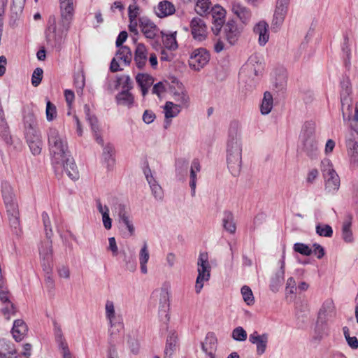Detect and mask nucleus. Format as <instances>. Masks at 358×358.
I'll return each instance as SVG.
<instances>
[{"label": "nucleus", "mask_w": 358, "mask_h": 358, "mask_svg": "<svg viewBox=\"0 0 358 358\" xmlns=\"http://www.w3.org/2000/svg\"><path fill=\"white\" fill-rule=\"evenodd\" d=\"M243 143L238 122L230 124L226 143V161L229 172L238 176L242 169Z\"/></svg>", "instance_id": "1"}, {"label": "nucleus", "mask_w": 358, "mask_h": 358, "mask_svg": "<svg viewBox=\"0 0 358 358\" xmlns=\"http://www.w3.org/2000/svg\"><path fill=\"white\" fill-rule=\"evenodd\" d=\"M48 136L52 164H59L63 163L64 157L69 153L65 135L60 133L55 128H50Z\"/></svg>", "instance_id": "2"}, {"label": "nucleus", "mask_w": 358, "mask_h": 358, "mask_svg": "<svg viewBox=\"0 0 358 358\" xmlns=\"http://www.w3.org/2000/svg\"><path fill=\"white\" fill-rule=\"evenodd\" d=\"M72 21L73 20L70 18L60 17V20L58 24H57L55 16H50L46 32L48 40H52L55 45H61L64 38L67 35Z\"/></svg>", "instance_id": "3"}, {"label": "nucleus", "mask_w": 358, "mask_h": 358, "mask_svg": "<svg viewBox=\"0 0 358 358\" xmlns=\"http://www.w3.org/2000/svg\"><path fill=\"white\" fill-rule=\"evenodd\" d=\"M343 120L345 122H350L351 131L357 130L358 128V101L353 102L349 94L341 96Z\"/></svg>", "instance_id": "4"}, {"label": "nucleus", "mask_w": 358, "mask_h": 358, "mask_svg": "<svg viewBox=\"0 0 358 358\" xmlns=\"http://www.w3.org/2000/svg\"><path fill=\"white\" fill-rule=\"evenodd\" d=\"M321 171L324 180L325 190L328 193L335 194L339 189L341 181L329 159L322 161Z\"/></svg>", "instance_id": "5"}, {"label": "nucleus", "mask_w": 358, "mask_h": 358, "mask_svg": "<svg viewBox=\"0 0 358 358\" xmlns=\"http://www.w3.org/2000/svg\"><path fill=\"white\" fill-rule=\"evenodd\" d=\"M198 275L196 280L195 292L199 294L203 287L204 282L209 280L211 267L207 252H201L197 261Z\"/></svg>", "instance_id": "6"}, {"label": "nucleus", "mask_w": 358, "mask_h": 358, "mask_svg": "<svg viewBox=\"0 0 358 358\" xmlns=\"http://www.w3.org/2000/svg\"><path fill=\"white\" fill-rule=\"evenodd\" d=\"M105 315L109 325L111 334L120 331L123 328V320L120 314L115 311L114 303L107 300L105 303Z\"/></svg>", "instance_id": "7"}, {"label": "nucleus", "mask_w": 358, "mask_h": 358, "mask_svg": "<svg viewBox=\"0 0 358 358\" xmlns=\"http://www.w3.org/2000/svg\"><path fill=\"white\" fill-rule=\"evenodd\" d=\"M143 173L150 186L152 196L156 200L162 201L164 197V191L158 181L153 176V173L150 169L148 162L145 159L141 165Z\"/></svg>", "instance_id": "8"}, {"label": "nucleus", "mask_w": 358, "mask_h": 358, "mask_svg": "<svg viewBox=\"0 0 358 358\" xmlns=\"http://www.w3.org/2000/svg\"><path fill=\"white\" fill-rule=\"evenodd\" d=\"M41 243L39 247V255L41 266L45 273H49L52 271V241L49 236Z\"/></svg>", "instance_id": "9"}, {"label": "nucleus", "mask_w": 358, "mask_h": 358, "mask_svg": "<svg viewBox=\"0 0 358 358\" xmlns=\"http://www.w3.org/2000/svg\"><path fill=\"white\" fill-rule=\"evenodd\" d=\"M210 55L205 48H197L192 51L189 59L190 68L194 71H200L209 62Z\"/></svg>", "instance_id": "10"}, {"label": "nucleus", "mask_w": 358, "mask_h": 358, "mask_svg": "<svg viewBox=\"0 0 358 358\" xmlns=\"http://www.w3.org/2000/svg\"><path fill=\"white\" fill-rule=\"evenodd\" d=\"M347 153L351 166L358 167V131H351L346 139Z\"/></svg>", "instance_id": "11"}, {"label": "nucleus", "mask_w": 358, "mask_h": 358, "mask_svg": "<svg viewBox=\"0 0 358 358\" xmlns=\"http://www.w3.org/2000/svg\"><path fill=\"white\" fill-rule=\"evenodd\" d=\"M118 50L115 57L112 59L110 63V69L112 72H117L121 71L120 62L127 66L131 62L132 55L131 50L127 46L117 47Z\"/></svg>", "instance_id": "12"}, {"label": "nucleus", "mask_w": 358, "mask_h": 358, "mask_svg": "<svg viewBox=\"0 0 358 358\" xmlns=\"http://www.w3.org/2000/svg\"><path fill=\"white\" fill-rule=\"evenodd\" d=\"M138 26L143 36L148 39H153L159 32L157 26L148 17H141L136 21V27Z\"/></svg>", "instance_id": "13"}, {"label": "nucleus", "mask_w": 358, "mask_h": 358, "mask_svg": "<svg viewBox=\"0 0 358 358\" xmlns=\"http://www.w3.org/2000/svg\"><path fill=\"white\" fill-rule=\"evenodd\" d=\"M269 335L267 333L259 334L255 331L249 336V341L256 346V354L257 355H264L268 348Z\"/></svg>", "instance_id": "14"}, {"label": "nucleus", "mask_w": 358, "mask_h": 358, "mask_svg": "<svg viewBox=\"0 0 358 358\" xmlns=\"http://www.w3.org/2000/svg\"><path fill=\"white\" fill-rule=\"evenodd\" d=\"M223 26V32L226 41L229 45H234L241 36V29L238 27L237 24L233 20H228Z\"/></svg>", "instance_id": "15"}, {"label": "nucleus", "mask_w": 358, "mask_h": 358, "mask_svg": "<svg viewBox=\"0 0 358 358\" xmlns=\"http://www.w3.org/2000/svg\"><path fill=\"white\" fill-rule=\"evenodd\" d=\"M23 127L24 136L40 134L38 129L36 117L32 110L24 112L23 117Z\"/></svg>", "instance_id": "16"}, {"label": "nucleus", "mask_w": 358, "mask_h": 358, "mask_svg": "<svg viewBox=\"0 0 358 358\" xmlns=\"http://www.w3.org/2000/svg\"><path fill=\"white\" fill-rule=\"evenodd\" d=\"M191 33L194 40L201 42L207 38V27L203 20L194 17L190 22Z\"/></svg>", "instance_id": "17"}, {"label": "nucleus", "mask_w": 358, "mask_h": 358, "mask_svg": "<svg viewBox=\"0 0 358 358\" xmlns=\"http://www.w3.org/2000/svg\"><path fill=\"white\" fill-rule=\"evenodd\" d=\"M336 315V308L331 299L325 300L318 312L317 322L327 323Z\"/></svg>", "instance_id": "18"}, {"label": "nucleus", "mask_w": 358, "mask_h": 358, "mask_svg": "<svg viewBox=\"0 0 358 358\" xmlns=\"http://www.w3.org/2000/svg\"><path fill=\"white\" fill-rule=\"evenodd\" d=\"M210 13H211L213 18V31L215 34H217L224 25L226 17V10L220 5L216 4L211 8Z\"/></svg>", "instance_id": "19"}, {"label": "nucleus", "mask_w": 358, "mask_h": 358, "mask_svg": "<svg viewBox=\"0 0 358 358\" xmlns=\"http://www.w3.org/2000/svg\"><path fill=\"white\" fill-rule=\"evenodd\" d=\"M55 169L63 167L64 171L71 180H77L78 178V171L75 164L74 159L69 155V153L64 157L63 163L59 164H53Z\"/></svg>", "instance_id": "20"}, {"label": "nucleus", "mask_w": 358, "mask_h": 358, "mask_svg": "<svg viewBox=\"0 0 358 358\" xmlns=\"http://www.w3.org/2000/svg\"><path fill=\"white\" fill-rule=\"evenodd\" d=\"M280 269L271 278L269 287L270 289L275 293L278 292L284 282L285 278V255L282 257V259L280 261Z\"/></svg>", "instance_id": "21"}, {"label": "nucleus", "mask_w": 358, "mask_h": 358, "mask_svg": "<svg viewBox=\"0 0 358 358\" xmlns=\"http://www.w3.org/2000/svg\"><path fill=\"white\" fill-rule=\"evenodd\" d=\"M148 49L143 43L136 44V66L143 69L145 66L148 59Z\"/></svg>", "instance_id": "22"}, {"label": "nucleus", "mask_w": 358, "mask_h": 358, "mask_svg": "<svg viewBox=\"0 0 358 358\" xmlns=\"http://www.w3.org/2000/svg\"><path fill=\"white\" fill-rule=\"evenodd\" d=\"M255 34L258 35V42L262 46L266 45L269 39L268 24L265 21H260L253 29Z\"/></svg>", "instance_id": "23"}, {"label": "nucleus", "mask_w": 358, "mask_h": 358, "mask_svg": "<svg viewBox=\"0 0 358 358\" xmlns=\"http://www.w3.org/2000/svg\"><path fill=\"white\" fill-rule=\"evenodd\" d=\"M155 11L159 17L162 18L173 15L176 8L171 1L164 0L158 3L155 8Z\"/></svg>", "instance_id": "24"}, {"label": "nucleus", "mask_w": 358, "mask_h": 358, "mask_svg": "<svg viewBox=\"0 0 358 358\" xmlns=\"http://www.w3.org/2000/svg\"><path fill=\"white\" fill-rule=\"evenodd\" d=\"M28 331V327L22 320H16L14 321L12 329L13 338L16 341H22Z\"/></svg>", "instance_id": "25"}, {"label": "nucleus", "mask_w": 358, "mask_h": 358, "mask_svg": "<svg viewBox=\"0 0 358 358\" xmlns=\"http://www.w3.org/2000/svg\"><path fill=\"white\" fill-rule=\"evenodd\" d=\"M162 40L164 48L169 50H176L178 45L176 41L177 31H160Z\"/></svg>", "instance_id": "26"}, {"label": "nucleus", "mask_w": 358, "mask_h": 358, "mask_svg": "<svg viewBox=\"0 0 358 358\" xmlns=\"http://www.w3.org/2000/svg\"><path fill=\"white\" fill-rule=\"evenodd\" d=\"M315 127L316 124L314 122H306L302 127L299 136L300 142L315 139Z\"/></svg>", "instance_id": "27"}, {"label": "nucleus", "mask_w": 358, "mask_h": 358, "mask_svg": "<svg viewBox=\"0 0 358 358\" xmlns=\"http://www.w3.org/2000/svg\"><path fill=\"white\" fill-rule=\"evenodd\" d=\"M136 82L141 87L142 95L144 96L153 84L154 79L148 73H138L136 76Z\"/></svg>", "instance_id": "28"}, {"label": "nucleus", "mask_w": 358, "mask_h": 358, "mask_svg": "<svg viewBox=\"0 0 358 358\" xmlns=\"http://www.w3.org/2000/svg\"><path fill=\"white\" fill-rule=\"evenodd\" d=\"M25 138L31 153L34 155H38L41 152L43 145L41 134L26 136Z\"/></svg>", "instance_id": "29"}, {"label": "nucleus", "mask_w": 358, "mask_h": 358, "mask_svg": "<svg viewBox=\"0 0 358 358\" xmlns=\"http://www.w3.org/2000/svg\"><path fill=\"white\" fill-rule=\"evenodd\" d=\"M55 339L63 358H74L69 349L68 345L62 335L60 328H58L55 331Z\"/></svg>", "instance_id": "30"}, {"label": "nucleus", "mask_w": 358, "mask_h": 358, "mask_svg": "<svg viewBox=\"0 0 358 358\" xmlns=\"http://www.w3.org/2000/svg\"><path fill=\"white\" fill-rule=\"evenodd\" d=\"M173 99L175 103L181 108H186L189 105V97L187 92L180 86L173 92Z\"/></svg>", "instance_id": "31"}, {"label": "nucleus", "mask_w": 358, "mask_h": 358, "mask_svg": "<svg viewBox=\"0 0 358 358\" xmlns=\"http://www.w3.org/2000/svg\"><path fill=\"white\" fill-rule=\"evenodd\" d=\"M122 87V90H128L132 89V82L130 77L127 75H122L120 76L116 80H114V87H112L111 84L108 85V90L110 92L116 90L117 87Z\"/></svg>", "instance_id": "32"}, {"label": "nucleus", "mask_w": 358, "mask_h": 358, "mask_svg": "<svg viewBox=\"0 0 358 358\" xmlns=\"http://www.w3.org/2000/svg\"><path fill=\"white\" fill-rule=\"evenodd\" d=\"M301 149L307 156L314 158L317 156L318 148L317 143L315 139L301 141Z\"/></svg>", "instance_id": "33"}, {"label": "nucleus", "mask_w": 358, "mask_h": 358, "mask_svg": "<svg viewBox=\"0 0 358 358\" xmlns=\"http://www.w3.org/2000/svg\"><path fill=\"white\" fill-rule=\"evenodd\" d=\"M60 17H66L71 20L74 15L73 0H59Z\"/></svg>", "instance_id": "34"}, {"label": "nucleus", "mask_w": 358, "mask_h": 358, "mask_svg": "<svg viewBox=\"0 0 358 358\" xmlns=\"http://www.w3.org/2000/svg\"><path fill=\"white\" fill-rule=\"evenodd\" d=\"M202 350L208 355H214L213 352L217 348V338L214 334L208 333L205 341L202 343Z\"/></svg>", "instance_id": "35"}, {"label": "nucleus", "mask_w": 358, "mask_h": 358, "mask_svg": "<svg viewBox=\"0 0 358 358\" xmlns=\"http://www.w3.org/2000/svg\"><path fill=\"white\" fill-rule=\"evenodd\" d=\"M178 341V336L176 333H170L167 337L166 346L164 349V357L171 358L176 350Z\"/></svg>", "instance_id": "36"}, {"label": "nucleus", "mask_w": 358, "mask_h": 358, "mask_svg": "<svg viewBox=\"0 0 358 358\" xmlns=\"http://www.w3.org/2000/svg\"><path fill=\"white\" fill-rule=\"evenodd\" d=\"M150 259V253L148 250V244L146 242H144L142 248L139 251V264H140V270L141 272L143 274H146L148 273V268L146 264Z\"/></svg>", "instance_id": "37"}, {"label": "nucleus", "mask_w": 358, "mask_h": 358, "mask_svg": "<svg viewBox=\"0 0 358 358\" xmlns=\"http://www.w3.org/2000/svg\"><path fill=\"white\" fill-rule=\"evenodd\" d=\"M222 225L224 229L230 234H234L236 230V224L231 212L224 211L223 213Z\"/></svg>", "instance_id": "38"}, {"label": "nucleus", "mask_w": 358, "mask_h": 358, "mask_svg": "<svg viewBox=\"0 0 358 358\" xmlns=\"http://www.w3.org/2000/svg\"><path fill=\"white\" fill-rule=\"evenodd\" d=\"M232 11L245 24L249 21L251 17L250 11L239 3L233 4Z\"/></svg>", "instance_id": "39"}, {"label": "nucleus", "mask_w": 358, "mask_h": 358, "mask_svg": "<svg viewBox=\"0 0 358 358\" xmlns=\"http://www.w3.org/2000/svg\"><path fill=\"white\" fill-rule=\"evenodd\" d=\"M116 100L119 105L129 108L132 106L134 98L132 93L129 91L122 90V92L116 96Z\"/></svg>", "instance_id": "40"}, {"label": "nucleus", "mask_w": 358, "mask_h": 358, "mask_svg": "<svg viewBox=\"0 0 358 358\" xmlns=\"http://www.w3.org/2000/svg\"><path fill=\"white\" fill-rule=\"evenodd\" d=\"M258 66L256 57H252L248 62L243 66L241 70L240 76H243L246 74L257 75L259 69L255 65Z\"/></svg>", "instance_id": "41"}, {"label": "nucleus", "mask_w": 358, "mask_h": 358, "mask_svg": "<svg viewBox=\"0 0 358 358\" xmlns=\"http://www.w3.org/2000/svg\"><path fill=\"white\" fill-rule=\"evenodd\" d=\"M118 213L120 217V222L121 224L122 227H124L126 229L129 231L130 234H131L133 231L132 224L130 222L129 220L128 212L124 206H119Z\"/></svg>", "instance_id": "42"}, {"label": "nucleus", "mask_w": 358, "mask_h": 358, "mask_svg": "<svg viewBox=\"0 0 358 358\" xmlns=\"http://www.w3.org/2000/svg\"><path fill=\"white\" fill-rule=\"evenodd\" d=\"M182 108L172 101H167L164 107V116L166 119L175 117L180 113Z\"/></svg>", "instance_id": "43"}, {"label": "nucleus", "mask_w": 358, "mask_h": 358, "mask_svg": "<svg viewBox=\"0 0 358 358\" xmlns=\"http://www.w3.org/2000/svg\"><path fill=\"white\" fill-rule=\"evenodd\" d=\"M1 194L4 203L15 201L13 188L8 182H2Z\"/></svg>", "instance_id": "44"}, {"label": "nucleus", "mask_w": 358, "mask_h": 358, "mask_svg": "<svg viewBox=\"0 0 358 358\" xmlns=\"http://www.w3.org/2000/svg\"><path fill=\"white\" fill-rule=\"evenodd\" d=\"M351 219H346L342 225V238L346 243H351L353 241V234L351 229Z\"/></svg>", "instance_id": "45"}, {"label": "nucleus", "mask_w": 358, "mask_h": 358, "mask_svg": "<svg viewBox=\"0 0 358 358\" xmlns=\"http://www.w3.org/2000/svg\"><path fill=\"white\" fill-rule=\"evenodd\" d=\"M273 108V96L268 92H266L261 104V113L262 115L268 114Z\"/></svg>", "instance_id": "46"}, {"label": "nucleus", "mask_w": 358, "mask_h": 358, "mask_svg": "<svg viewBox=\"0 0 358 358\" xmlns=\"http://www.w3.org/2000/svg\"><path fill=\"white\" fill-rule=\"evenodd\" d=\"M169 308V293L164 290L161 289L159 291V312L165 313V316L167 317V311Z\"/></svg>", "instance_id": "47"}, {"label": "nucleus", "mask_w": 358, "mask_h": 358, "mask_svg": "<svg viewBox=\"0 0 358 358\" xmlns=\"http://www.w3.org/2000/svg\"><path fill=\"white\" fill-rule=\"evenodd\" d=\"M211 2L210 0H197L195 10L199 15H206L210 13Z\"/></svg>", "instance_id": "48"}, {"label": "nucleus", "mask_w": 358, "mask_h": 358, "mask_svg": "<svg viewBox=\"0 0 358 358\" xmlns=\"http://www.w3.org/2000/svg\"><path fill=\"white\" fill-rule=\"evenodd\" d=\"M0 135L7 144L11 143V136L4 115L0 116Z\"/></svg>", "instance_id": "49"}, {"label": "nucleus", "mask_w": 358, "mask_h": 358, "mask_svg": "<svg viewBox=\"0 0 358 358\" xmlns=\"http://www.w3.org/2000/svg\"><path fill=\"white\" fill-rule=\"evenodd\" d=\"M113 147L110 145H107L104 147L103 150V157L107 166L112 167L114 164L115 160L113 159Z\"/></svg>", "instance_id": "50"}, {"label": "nucleus", "mask_w": 358, "mask_h": 358, "mask_svg": "<svg viewBox=\"0 0 358 358\" xmlns=\"http://www.w3.org/2000/svg\"><path fill=\"white\" fill-rule=\"evenodd\" d=\"M316 233L320 236L330 238L333 235V229L329 224L318 223L315 227Z\"/></svg>", "instance_id": "51"}, {"label": "nucleus", "mask_w": 358, "mask_h": 358, "mask_svg": "<svg viewBox=\"0 0 358 358\" xmlns=\"http://www.w3.org/2000/svg\"><path fill=\"white\" fill-rule=\"evenodd\" d=\"M87 120L89 122L91 126L92 130V131L94 134V137H95V139H96V142L99 144L103 145V140L98 134L99 127L97 125V119H96V117H94V116H90V117H87Z\"/></svg>", "instance_id": "52"}, {"label": "nucleus", "mask_w": 358, "mask_h": 358, "mask_svg": "<svg viewBox=\"0 0 358 358\" xmlns=\"http://www.w3.org/2000/svg\"><path fill=\"white\" fill-rule=\"evenodd\" d=\"M241 292L244 301L248 305H252L255 303V298L252 289L247 285L242 287Z\"/></svg>", "instance_id": "53"}, {"label": "nucleus", "mask_w": 358, "mask_h": 358, "mask_svg": "<svg viewBox=\"0 0 358 358\" xmlns=\"http://www.w3.org/2000/svg\"><path fill=\"white\" fill-rule=\"evenodd\" d=\"M286 11L285 10H282L279 8H275L273 20V25L279 27L282 25L285 17L287 15Z\"/></svg>", "instance_id": "54"}, {"label": "nucleus", "mask_w": 358, "mask_h": 358, "mask_svg": "<svg viewBox=\"0 0 358 358\" xmlns=\"http://www.w3.org/2000/svg\"><path fill=\"white\" fill-rule=\"evenodd\" d=\"M231 337L236 341L243 342L247 339V332L243 327H238L233 330Z\"/></svg>", "instance_id": "55"}, {"label": "nucleus", "mask_w": 358, "mask_h": 358, "mask_svg": "<svg viewBox=\"0 0 358 358\" xmlns=\"http://www.w3.org/2000/svg\"><path fill=\"white\" fill-rule=\"evenodd\" d=\"M46 119L48 122L54 120L57 117V108L56 106L48 101L46 103Z\"/></svg>", "instance_id": "56"}, {"label": "nucleus", "mask_w": 358, "mask_h": 358, "mask_svg": "<svg viewBox=\"0 0 358 358\" xmlns=\"http://www.w3.org/2000/svg\"><path fill=\"white\" fill-rule=\"evenodd\" d=\"M294 250L303 255L309 256L312 254L313 250L307 245L301 243H296L294 245Z\"/></svg>", "instance_id": "57"}, {"label": "nucleus", "mask_w": 358, "mask_h": 358, "mask_svg": "<svg viewBox=\"0 0 358 358\" xmlns=\"http://www.w3.org/2000/svg\"><path fill=\"white\" fill-rule=\"evenodd\" d=\"M43 71L41 68H36L31 76V84L34 87H37L40 85L43 78Z\"/></svg>", "instance_id": "58"}, {"label": "nucleus", "mask_w": 358, "mask_h": 358, "mask_svg": "<svg viewBox=\"0 0 358 358\" xmlns=\"http://www.w3.org/2000/svg\"><path fill=\"white\" fill-rule=\"evenodd\" d=\"M8 215L19 214L18 205L15 201L5 203Z\"/></svg>", "instance_id": "59"}, {"label": "nucleus", "mask_w": 358, "mask_h": 358, "mask_svg": "<svg viewBox=\"0 0 358 358\" xmlns=\"http://www.w3.org/2000/svg\"><path fill=\"white\" fill-rule=\"evenodd\" d=\"M42 219H43L46 236L50 237V236L52 234V229L50 228V218H49V216L47 213L43 212L42 213Z\"/></svg>", "instance_id": "60"}, {"label": "nucleus", "mask_w": 358, "mask_h": 358, "mask_svg": "<svg viewBox=\"0 0 358 358\" xmlns=\"http://www.w3.org/2000/svg\"><path fill=\"white\" fill-rule=\"evenodd\" d=\"M8 303V306L2 309V313L4 315V317H6V319L10 320V317L12 315H15V313L16 312V309L13 303Z\"/></svg>", "instance_id": "61"}, {"label": "nucleus", "mask_w": 358, "mask_h": 358, "mask_svg": "<svg viewBox=\"0 0 358 358\" xmlns=\"http://www.w3.org/2000/svg\"><path fill=\"white\" fill-rule=\"evenodd\" d=\"M296 289L297 287H296V282L294 278H289L286 282V293L294 294Z\"/></svg>", "instance_id": "62"}, {"label": "nucleus", "mask_w": 358, "mask_h": 358, "mask_svg": "<svg viewBox=\"0 0 358 358\" xmlns=\"http://www.w3.org/2000/svg\"><path fill=\"white\" fill-rule=\"evenodd\" d=\"M155 119V115L153 112L148 110H145L143 115V120L146 124L152 123Z\"/></svg>", "instance_id": "63"}, {"label": "nucleus", "mask_w": 358, "mask_h": 358, "mask_svg": "<svg viewBox=\"0 0 358 358\" xmlns=\"http://www.w3.org/2000/svg\"><path fill=\"white\" fill-rule=\"evenodd\" d=\"M64 96L69 107L71 108L75 98L74 92L72 90H66Z\"/></svg>", "instance_id": "64"}]
</instances>
